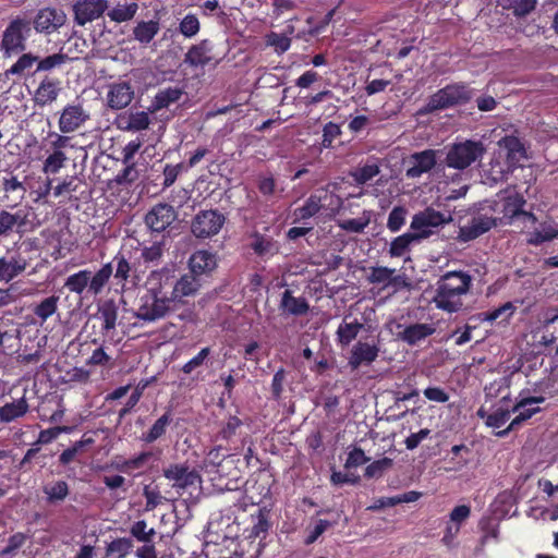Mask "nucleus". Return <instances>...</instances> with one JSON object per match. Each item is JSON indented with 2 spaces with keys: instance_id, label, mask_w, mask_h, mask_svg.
Returning <instances> with one entry per match:
<instances>
[{
  "instance_id": "nucleus-9",
  "label": "nucleus",
  "mask_w": 558,
  "mask_h": 558,
  "mask_svg": "<svg viewBox=\"0 0 558 558\" xmlns=\"http://www.w3.org/2000/svg\"><path fill=\"white\" fill-rule=\"evenodd\" d=\"M66 22V14L62 9L46 7L35 14L32 26L38 34L51 35L58 32Z\"/></svg>"
},
{
  "instance_id": "nucleus-37",
  "label": "nucleus",
  "mask_w": 558,
  "mask_h": 558,
  "mask_svg": "<svg viewBox=\"0 0 558 558\" xmlns=\"http://www.w3.org/2000/svg\"><path fill=\"white\" fill-rule=\"evenodd\" d=\"M526 204L524 196L519 192H513L502 199V214L504 217L513 220L515 217L523 213V207Z\"/></svg>"
},
{
  "instance_id": "nucleus-29",
  "label": "nucleus",
  "mask_w": 558,
  "mask_h": 558,
  "mask_svg": "<svg viewBox=\"0 0 558 558\" xmlns=\"http://www.w3.org/2000/svg\"><path fill=\"white\" fill-rule=\"evenodd\" d=\"M29 411L25 397L13 399L0 407V423L9 424L24 417Z\"/></svg>"
},
{
  "instance_id": "nucleus-42",
  "label": "nucleus",
  "mask_w": 558,
  "mask_h": 558,
  "mask_svg": "<svg viewBox=\"0 0 558 558\" xmlns=\"http://www.w3.org/2000/svg\"><path fill=\"white\" fill-rule=\"evenodd\" d=\"M160 25L158 21H141L133 28L134 38L143 45L149 44L158 34Z\"/></svg>"
},
{
  "instance_id": "nucleus-12",
  "label": "nucleus",
  "mask_w": 558,
  "mask_h": 558,
  "mask_svg": "<svg viewBox=\"0 0 558 558\" xmlns=\"http://www.w3.org/2000/svg\"><path fill=\"white\" fill-rule=\"evenodd\" d=\"M545 401V397L538 396V397H526L522 398L520 401L515 403V405L512 408L511 412L520 411L519 414L511 421V423L508 425L507 428L502 430H498L495 433V436L497 437H506L511 430L515 429L518 426H520L523 422L531 418L534 414L538 413L541 411V408H527L532 404L543 403Z\"/></svg>"
},
{
  "instance_id": "nucleus-36",
  "label": "nucleus",
  "mask_w": 558,
  "mask_h": 558,
  "mask_svg": "<svg viewBox=\"0 0 558 558\" xmlns=\"http://www.w3.org/2000/svg\"><path fill=\"white\" fill-rule=\"evenodd\" d=\"M27 263L22 257H12L10 260L0 257V281L9 282L26 269Z\"/></svg>"
},
{
  "instance_id": "nucleus-7",
  "label": "nucleus",
  "mask_w": 558,
  "mask_h": 558,
  "mask_svg": "<svg viewBox=\"0 0 558 558\" xmlns=\"http://www.w3.org/2000/svg\"><path fill=\"white\" fill-rule=\"evenodd\" d=\"M486 148L481 141L465 140L453 143L447 151L446 165L448 168L464 170L481 159Z\"/></svg>"
},
{
  "instance_id": "nucleus-40",
  "label": "nucleus",
  "mask_w": 558,
  "mask_h": 558,
  "mask_svg": "<svg viewBox=\"0 0 558 558\" xmlns=\"http://www.w3.org/2000/svg\"><path fill=\"white\" fill-rule=\"evenodd\" d=\"M499 146L506 149L507 160L514 165L525 156V149L521 141L513 135H507L499 141Z\"/></svg>"
},
{
  "instance_id": "nucleus-20",
  "label": "nucleus",
  "mask_w": 558,
  "mask_h": 558,
  "mask_svg": "<svg viewBox=\"0 0 558 558\" xmlns=\"http://www.w3.org/2000/svg\"><path fill=\"white\" fill-rule=\"evenodd\" d=\"M379 348L368 342H356L348 361V365L352 371L357 369L361 365H371L378 357Z\"/></svg>"
},
{
  "instance_id": "nucleus-32",
  "label": "nucleus",
  "mask_w": 558,
  "mask_h": 558,
  "mask_svg": "<svg viewBox=\"0 0 558 558\" xmlns=\"http://www.w3.org/2000/svg\"><path fill=\"white\" fill-rule=\"evenodd\" d=\"M173 421V415L171 410H167L156 422L151 425V427L142 434L141 439L146 444H153L162 436L166 435L168 427Z\"/></svg>"
},
{
  "instance_id": "nucleus-10",
  "label": "nucleus",
  "mask_w": 558,
  "mask_h": 558,
  "mask_svg": "<svg viewBox=\"0 0 558 558\" xmlns=\"http://www.w3.org/2000/svg\"><path fill=\"white\" fill-rule=\"evenodd\" d=\"M177 218L178 214L172 205L158 203L147 211L144 217V222L151 232L161 233L166 231Z\"/></svg>"
},
{
  "instance_id": "nucleus-38",
  "label": "nucleus",
  "mask_w": 558,
  "mask_h": 558,
  "mask_svg": "<svg viewBox=\"0 0 558 558\" xmlns=\"http://www.w3.org/2000/svg\"><path fill=\"white\" fill-rule=\"evenodd\" d=\"M182 95L183 92L179 87H167L159 90L151 101V111L168 108L171 104L179 101Z\"/></svg>"
},
{
  "instance_id": "nucleus-48",
  "label": "nucleus",
  "mask_w": 558,
  "mask_h": 558,
  "mask_svg": "<svg viewBox=\"0 0 558 558\" xmlns=\"http://www.w3.org/2000/svg\"><path fill=\"white\" fill-rule=\"evenodd\" d=\"M133 548L131 538H116L107 545L106 554L111 558H124Z\"/></svg>"
},
{
  "instance_id": "nucleus-27",
  "label": "nucleus",
  "mask_w": 558,
  "mask_h": 558,
  "mask_svg": "<svg viewBox=\"0 0 558 558\" xmlns=\"http://www.w3.org/2000/svg\"><path fill=\"white\" fill-rule=\"evenodd\" d=\"M116 124L121 131L141 132L149 128L150 118L145 111L123 113L117 118Z\"/></svg>"
},
{
  "instance_id": "nucleus-64",
  "label": "nucleus",
  "mask_w": 558,
  "mask_h": 558,
  "mask_svg": "<svg viewBox=\"0 0 558 558\" xmlns=\"http://www.w3.org/2000/svg\"><path fill=\"white\" fill-rule=\"evenodd\" d=\"M392 459L387 457L376 460L366 466L364 475L366 477L380 476L385 470L392 466Z\"/></svg>"
},
{
  "instance_id": "nucleus-5",
  "label": "nucleus",
  "mask_w": 558,
  "mask_h": 558,
  "mask_svg": "<svg viewBox=\"0 0 558 558\" xmlns=\"http://www.w3.org/2000/svg\"><path fill=\"white\" fill-rule=\"evenodd\" d=\"M472 98V90L464 83L448 84L429 96L427 104L417 114H429L439 110L463 105Z\"/></svg>"
},
{
  "instance_id": "nucleus-13",
  "label": "nucleus",
  "mask_w": 558,
  "mask_h": 558,
  "mask_svg": "<svg viewBox=\"0 0 558 558\" xmlns=\"http://www.w3.org/2000/svg\"><path fill=\"white\" fill-rule=\"evenodd\" d=\"M163 476L173 482L174 487L182 489L196 486L202 482L201 475L195 470H191L187 464H170L163 469Z\"/></svg>"
},
{
  "instance_id": "nucleus-4",
  "label": "nucleus",
  "mask_w": 558,
  "mask_h": 558,
  "mask_svg": "<svg viewBox=\"0 0 558 558\" xmlns=\"http://www.w3.org/2000/svg\"><path fill=\"white\" fill-rule=\"evenodd\" d=\"M341 206V199L328 189H319L311 194L304 204L293 211L294 222H305L317 214L333 217Z\"/></svg>"
},
{
  "instance_id": "nucleus-26",
  "label": "nucleus",
  "mask_w": 558,
  "mask_h": 558,
  "mask_svg": "<svg viewBox=\"0 0 558 558\" xmlns=\"http://www.w3.org/2000/svg\"><path fill=\"white\" fill-rule=\"evenodd\" d=\"M213 44L209 39H203L193 45L185 53L184 62L192 68H204L213 61Z\"/></svg>"
},
{
  "instance_id": "nucleus-35",
  "label": "nucleus",
  "mask_w": 558,
  "mask_h": 558,
  "mask_svg": "<svg viewBox=\"0 0 558 558\" xmlns=\"http://www.w3.org/2000/svg\"><path fill=\"white\" fill-rule=\"evenodd\" d=\"M280 308L288 314L301 316L308 312L310 305L305 298H295L290 290H286L282 293Z\"/></svg>"
},
{
  "instance_id": "nucleus-60",
  "label": "nucleus",
  "mask_w": 558,
  "mask_h": 558,
  "mask_svg": "<svg viewBox=\"0 0 558 558\" xmlns=\"http://www.w3.org/2000/svg\"><path fill=\"white\" fill-rule=\"evenodd\" d=\"M72 427L70 426H54L44 430H40L38 435V439L35 445L49 444L54 440L60 434H69L72 432Z\"/></svg>"
},
{
  "instance_id": "nucleus-62",
  "label": "nucleus",
  "mask_w": 558,
  "mask_h": 558,
  "mask_svg": "<svg viewBox=\"0 0 558 558\" xmlns=\"http://www.w3.org/2000/svg\"><path fill=\"white\" fill-rule=\"evenodd\" d=\"M210 352L211 350L209 347L203 348L194 357L189 360L181 367V371L186 375L192 374L193 371H195L197 367L202 366L205 363V361L210 355Z\"/></svg>"
},
{
  "instance_id": "nucleus-17",
  "label": "nucleus",
  "mask_w": 558,
  "mask_h": 558,
  "mask_svg": "<svg viewBox=\"0 0 558 558\" xmlns=\"http://www.w3.org/2000/svg\"><path fill=\"white\" fill-rule=\"evenodd\" d=\"M471 507L468 505H460L454 507L449 513V521L446 524L441 542L450 547L453 541L460 533L462 524L470 518Z\"/></svg>"
},
{
  "instance_id": "nucleus-28",
  "label": "nucleus",
  "mask_w": 558,
  "mask_h": 558,
  "mask_svg": "<svg viewBox=\"0 0 558 558\" xmlns=\"http://www.w3.org/2000/svg\"><path fill=\"white\" fill-rule=\"evenodd\" d=\"M251 239L250 247L260 258L268 259L280 251V245L274 238L262 234L258 231H254L251 234Z\"/></svg>"
},
{
  "instance_id": "nucleus-6",
  "label": "nucleus",
  "mask_w": 558,
  "mask_h": 558,
  "mask_svg": "<svg viewBox=\"0 0 558 558\" xmlns=\"http://www.w3.org/2000/svg\"><path fill=\"white\" fill-rule=\"evenodd\" d=\"M32 23L26 17L16 16L11 20L2 33L1 51L4 59L17 57L27 48Z\"/></svg>"
},
{
  "instance_id": "nucleus-8",
  "label": "nucleus",
  "mask_w": 558,
  "mask_h": 558,
  "mask_svg": "<svg viewBox=\"0 0 558 558\" xmlns=\"http://www.w3.org/2000/svg\"><path fill=\"white\" fill-rule=\"evenodd\" d=\"M226 219L218 209L201 210L192 219L191 232L197 239L213 238L220 232Z\"/></svg>"
},
{
  "instance_id": "nucleus-49",
  "label": "nucleus",
  "mask_w": 558,
  "mask_h": 558,
  "mask_svg": "<svg viewBox=\"0 0 558 558\" xmlns=\"http://www.w3.org/2000/svg\"><path fill=\"white\" fill-rule=\"evenodd\" d=\"M58 302H59V296H57V295L48 296L35 306L33 313L41 322H46L49 317H51L57 312Z\"/></svg>"
},
{
  "instance_id": "nucleus-16",
  "label": "nucleus",
  "mask_w": 558,
  "mask_h": 558,
  "mask_svg": "<svg viewBox=\"0 0 558 558\" xmlns=\"http://www.w3.org/2000/svg\"><path fill=\"white\" fill-rule=\"evenodd\" d=\"M168 283L171 286L167 287V290L169 291V289H171L170 296L175 304L177 302H181L185 296L195 295L201 288L198 276L191 270L189 274L182 275L175 282L168 277Z\"/></svg>"
},
{
  "instance_id": "nucleus-46",
  "label": "nucleus",
  "mask_w": 558,
  "mask_h": 558,
  "mask_svg": "<svg viewBox=\"0 0 558 558\" xmlns=\"http://www.w3.org/2000/svg\"><path fill=\"white\" fill-rule=\"evenodd\" d=\"M363 325L356 319L353 323L343 322L337 329L338 342L343 347L349 345L357 337Z\"/></svg>"
},
{
  "instance_id": "nucleus-39",
  "label": "nucleus",
  "mask_w": 558,
  "mask_h": 558,
  "mask_svg": "<svg viewBox=\"0 0 558 558\" xmlns=\"http://www.w3.org/2000/svg\"><path fill=\"white\" fill-rule=\"evenodd\" d=\"M541 228L542 230H534L527 234L526 243L529 245L538 246L558 238V228H555L553 223L543 221Z\"/></svg>"
},
{
  "instance_id": "nucleus-47",
  "label": "nucleus",
  "mask_w": 558,
  "mask_h": 558,
  "mask_svg": "<svg viewBox=\"0 0 558 558\" xmlns=\"http://www.w3.org/2000/svg\"><path fill=\"white\" fill-rule=\"evenodd\" d=\"M498 4L506 10H512L515 16H525L532 12L537 0H498Z\"/></svg>"
},
{
  "instance_id": "nucleus-55",
  "label": "nucleus",
  "mask_w": 558,
  "mask_h": 558,
  "mask_svg": "<svg viewBox=\"0 0 558 558\" xmlns=\"http://www.w3.org/2000/svg\"><path fill=\"white\" fill-rule=\"evenodd\" d=\"M163 256V243L155 242L142 248L141 257L146 264L157 265Z\"/></svg>"
},
{
  "instance_id": "nucleus-41",
  "label": "nucleus",
  "mask_w": 558,
  "mask_h": 558,
  "mask_svg": "<svg viewBox=\"0 0 558 558\" xmlns=\"http://www.w3.org/2000/svg\"><path fill=\"white\" fill-rule=\"evenodd\" d=\"M270 527L271 522L269 521V511L266 509H258L257 514H252V526L247 530V537H265Z\"/></svg>"
},
{
  "instance_id": "nucleus-3",
  "label": "nucleus",
  "mask_w": 558,
  "mask_h": 558,
  "mask_svg": "<svg viewBox=\"0 0 558 558\" xmlns=\"http://www.w3.org/2000/svg\"><path fill=\"white\" fill-rule=\"evenodd\" d=\"M112 276V264H104L94 275L88 269H82L70 275L64 287L72 293L82 295L87 289L92 295L100 294Z\"/></svg>"
},
{
  "instance_id": "nucleus-24",
  "label": "nucleus",
  "mask_w": 558,
  "mask_h": 558,
  "mask_svg": "<svg viewBox=\"0 0 558 558\" xmlns=\"http://www.w3.org/2000/svg\"><path fill=\"white\" fill-rule=\"evenodd\" d=\"M497 226V218L478 215L472 218L469 226L461 228L460 236L463 241H472L488 232Z\"/></svg>"
},
{
  "instance_id": "nucleus-61",
  "label": "nucleus",
  "mask_w": 558,
  "mask_h": 558,
  "mask_svg": "<svg viewBox=\"0 0 558 558\" xmlns=\"http://www.w3.org/2000/svg\"><path fill=\"white\" fill-rule=\"evenodd\" d=\"M286 378H287V372L282 367H280L274 374L271 385H270V390H271V398L276 401L280 400L282 397Z\"/></svg>"
},
{
  "instance_id": "nucleus-50",
  "label": "nucleus",
  "mask_w": 558,
  "mask_h": 558,
  "mask_svg": "<svg viewBox=\"0 0 558 558\" xmlns=\"http://www.w3.org/2000/svg\"><path fill=\"white\" fill-rule=\"evenodd\" d=\"M380 172L379 166L374 163H366L363 167H360L350 173L351 178L357 185L366 184L368 181L373 180Z\"/></svg>"
},
{
  "instance_id": "nucleus-63",
  "label": "nucleus",
  "mask_w": 558,
  "mask_h": 558,
  "mask_svg": "<svg viewBox=\"0 0 558 558\" xmlns=\"http://www.w3.org/2000/svg\"><path fill=\"white\" fill-rule=\"evenodd\" d=\"M395 274V269L377 266L371 268V274L368 276V281L371 283H387L390 282L392 276Z\"/></svg>"
},
{
  "instance_id": "nucleus-18",
  "label": "nucleus",
  "mask_w": 558,
  "mask_h": 558,
  "mask_svg": "<svg viewBox=\"0 0 558 558\" xmlns=\"http://www.w3.org/2000/svg\"><path fill=\"white\" fill-rule=\"evenodd\" d=\"M446 222L447 220L442 213L427 207L413 216L410 228L415 233L426 232L428 238L432 234L429 228H437Z\"/></svg>"
},
{
  "instance_id": "nucleus-45",
  "label": "nucleus",
  "mask_w": 558,
  "mask_h": 558,
  "mask_svg": "<svg viewBox=\"0 0 558 558\" xmlns=\"http://www.w3.org/2000/svg\"><path fill=\"white\" fill-rule=\"evenodd\" d=\"M70 60L69 56L63 52H57L44 58L38 56L37 66L34 73L51 72L54 69H59Z\"/></svg>"
},
{
  "instance_id": "nucleus-33",
  "label": "nucleus",
  "mask_w": 558,
  "mask_h": 558,
  "mask_svg": "<svg viewBox=\"0 0 558 558\" xmlns=\"http://www.w3.org/2000/svg\"><path fill=\"white\" fill-rule=\"evenodd\" d=\"M435 332V328L430 324H411L401 332V339L410 345H414L421 340L426 339Z\"/></svg>"
},
{
  "instance_id": "nucleus-19",
  "label": "nucleus",
  "mask_w": 558,
  "mask_h": 558,
  "mask_svg": "<svg viewBox=\"0 0 558 558\" xmlns=\"http://www.w3.org/2000/svg\"><path fill=\"white\" fill-rule=\"evenodd\" d=\"M134 98V89L129 82L113 83L109 86L107 105L110 109L126 108Z\"/></svg>"
},
{
  "instance_id": "nucleus-54",
  "label": "nucleus",
  "mask_w": 558,
  "mask_h": 558,
  "mask_svg": "<svg viewBox=\"0 0 558 558\" xmlns=\"http://www.w3.org/2000/svg\"><path fill=\"white\" fill-rule=\"evenodd\" d=\"M66 159V155L63 151H52L44 161L43 171L56 174L64 166Z\"/></svg>"
},
{
  "instance_id": "nucleus-1",
  "label": "nucleus",
  "mask_w": 558,
  "mask_h": 558,
  "mask_svg": "<svg viewBox=\"0 0 558 558\" xmlns=\"http://www.w3.org/2000/svg\"><path fill=\"white\" fill-rule=\"evenodd\" d=\"M170 286L168 276L163 271H151L147 278L145 292L140 296L134 316L145 323H155L166 318L177 307L167 290V287Z\"/></svg>"
},
{
  "instance_id": "nucleus-23",
  "label": "nucleus",
  "mask_w": 558,
  "mask_h": 558,
  "mask_svg": "<svg viewBox=\"0 0 558 558\" xmlns=\"http://www.w3.org/2000/svg\"><path fill=\"white\" fill-rule=\"evenodd\" d=\"M153 458L154 453L151 451H142L133 458L117 461L114 469L130 476H138L143 474Z\"/></svg>"
},
{
  "instance_id": "nucleus-30",
  "label": "nucleus",
  "mask_w": 558,
  "mask_h": 558,
  "mask_svg": "<svg viewBox=\"0 0 558 558\" xmlns=\"http://www.w3.org/2000/svg\"><path fill=\"white\" fill-rule=\"evenodd\" d=\"M426 238H427L426 232H422V233H415L414 231L405 232V233L395 238L391 241L390 247H389V255L391 257H401L409 251V247L413 242H418Z\"/></svg>"
},
{
  "instance_id": "nucleus-59",
  "label": "nucleus",
  "mask_w": 558,
  "mask_h": 558,
  "mask_svg": "<svg viewBox=\"0 0 558 558\" xmlns=\"http://www.w3.org/2000/svg\"><path fill=\"white\" fill-rule=\"evenodd\" d=\"M143 496L146 500L145 509L148 511L154 510L162 502V496L157 486L145 485L143 488Z\"/></svg>"
},
{
  "instance_id": "nucleus-44",
  "label": "nucleus",
  "mask_w": 558,
  "mask_h": 558,
  "mask_svg": "<svg viewBox=\"0 0 558 558\" xmlns=\"http://www.w3.org/2000/svg\"><path fill=\"white\" fill-rule=\"evenodd\" d=\"M138 10V4L132 2H118L109 12L108 16L116 23L128 22L132 20Z\"/></svg>"
},
{
  "instance_id": "nucleus-15",
  "label": "nucleus",
  "mask_w": 558,
  "mask_h": 558,
  "mask_svg": "<svg viewBox=\"0 0 558 558\" xmlns=\"http://www.w3.org/2000/svg\"><path fill=\"white\" fill-rule=\"evenodd\" d=\"M409 166L405 175L409 179L420 178L422 174L429 172L437 163V151L434 149H425L414 153L410 156Z\"/></svg>"
},
{
  "instance_id": "nucleus-11",
  "label": "nucleus",
  "mask_w": 558,
  "mask_h": 558,
  "mask_svg": "<svg viewBox=\"0 0 558 558\" xmlns=\"http://www.w3.org/2000/svg\"><path fill=\"white\" fill-rule=\"evenodd\" d=\"M90 118L89 112L82 104H68L61 111L58 126L61 133L75 132Z\"/></svg>"
},
{
  "instance_id": "nucleus-22",
  "label": "nucleus",
  "mask_w": 558,
  "mask_h": 558,
  "mask_svg": "<svg viewBox=\"0 0 558 558\" xmlns=\"http://www.w3.org/2000/svg\"><path fill=\"white\" fill-rule=\"evenodd\" d=\"M61 92V82L58 78L45 76L34 94V101L39 107H45L57 100Z\"/></svg>"
},
{
  "instance_id": "nucleus-52",
  "label": "nucleus",
  "mask_w": 558,
  "mask_h": 558,
  "mask_svg": "<svg viewBox=\"0 0 558 558\" xmlns=\"http://www.w3.org/2000/svg\"><path fill=\"white\" fill-rule=\"evenodd\" d=\"M130 533L137 541L144 543H151L154 536L156 535L155 529H147V523L145 520H138L134 522L130 529Z\"/></svg>"
},
{
  "instance_id": "nucleus-51",
  "label": "nucleus",
  "mask_w": 558,
  "mask_h": 558,
  "mask_svg": "<svg viewBox=\"0 0 558 558\" xmlns=\"http://www.w3.org/2000/svg\"><path fill=\"white\" fill-rule=\"evenodd\" d=\"M85 364L90 367L111 369L114 366V360L106 352L104 347H99L92 352Z\"/></svg>"
},
{
  "instance_id": "nucleus-43",
  "label": "nucleus",
  "mask_w": 558,
  "mask_h": 558,
  "mask_svg": "<svg viewBox=\"0 0 558 558\" xmlns=\"http://www.w3.org/2000/svg\"><path fill=\"white\" fill-rule=\"evenodd\" d=\"M112 275L118 282L125 283L131 277L132 266L124 253L118 252L112 260Z\"/></svg>"
},
{
  "instance_id": "nucleus-2",
  "label": "nucleus",
  "mask_w": 558,
  "mask_h": 558,
  "mask_svg": "<svg viewBox=\"0 0 558 558\" xmlns=\"http://www.w3.org/2000/svg\"><path fill=\"white\" fill-rule=\"evenodd\" d=\"M473 287V277L466 270H448L435 282L432 303L447 314L459 313L463 310V298Z\"/></svg>"
},
{
  "instance_id": "nucleus-57",
  "label": "nucleus",
  "mask_w": 558,
  "mask_h": 558,
  "mask_svg": "<svg viewBox=\"0 0 558 558\" xmlns=\"http://www.w3.org/2000/svg\"><path fill=\"white\" fill-rule=\"evenodd\" d=\"M22 218L19 214H11L8 210L0 211V236L8 235L13 231L16 225H22Z\"/></svg>"
},
{
  "instance_id": "nucleus-21",
  "label": "nucleus",
  "mask_w": 558,
  "mask_h": 558,
  "mask_svg": "<svg viewBox=\"0 0 558 558\" xmlns=\"http://www.w3.org/2000/svg\"><path fill=\"white\" fill-rule=\"evenodd\" d=\"M216 267V254L208 250H197L189 258L190 270L198 277L211 274Z\"/></svg>"
},
{
  "instance_id": "nucleus-25",
  "label": "nucleus",
  "mask_w": 558,
  "mask_h": 558,
  "mask_svg": "<svg viewBox=\"0 0 558 558\" xmlns=\"http://www.w3.org/2000/svg\"><path fill=\"white\" fill-rule=\"evenodd\" d=\"M119 307L114 300L109 299L100 303L95 315L101 323V335L108 336L117 327Z\"/></svg>"
},
{
  "instance_id": "nucleus-31",
  "label": "nucleus",
  "mask_w": 558,
  "mask_h": 558,
  "mask_svg": "<svg viewBox=\"0 0 558 558\" xmlns=\"http://www.w3.org/2000/svg\"><path fill=\"white\" fill-rule=\"evenodd\" d=\"M43 492L48 505L58 506L70 495V486L65 481L58 480L46 484L43 487Z\"/></svg>"
},
{
  "instance_id": "nucleus-14",
  "label": "nucleus",
  "mask_w": 558,
  "mask_h": 558,
  "mask_svg": "<svg viewBox=\"0 0 558 558\" xmlns=\"http://www.w3.org/2000/svg\"><path fill=\"white\" fill-rule=\"evenodd\" d=\"M107 8V0H76L73 4L74 21L83 26L100 17Z\"/></svg>"
},
{
  "instance_id": "nucleus-56",
  "label": "nucleus",
  "mask_w": 558,
  "mask_h": 558,
  "mask_svg": "<svg viewBox=\"0 0 558 558\" xmlns=\"http://www.w3.org/2000/svg\"><path fill=\"white\" fill-rule=\"evenodd\" d=\"M201 29V24L196 15L186 14L179 24V32L186 38H192Z\"/></svg>"
},
{
  "instance_id": "nucleus-58",
  "label": "nucleus",
  "mask_w": 558,
  "mask_h": 558,
  "mask_svg": "<svg viewBox=\"0 0 558 558\" xmlns=\"http://www.w3.org/2000/svg\"><path fill=\"white\" fill-rule=\"evenodd\" d=\"M407 209L403 206H396L389 213L387 228L391 232H398L405 222Z\"/></svg>"
},
{
  "instance_id": "nucleus-53",
  "label": "nucleus",
  "mask_w": 558,
  "mask_h": 558,
  "mask_svg": "<svg viewBox=\"0 0 558 558\" xmlns=\"http://www.w3.org/2000/svg\"><path fill=\"white\" fill-rule=\"evenodd\" d=\"M266 43L279 54L284 53L291 47V38L288 37L287 34H279L276 32H270L266 36Z\"/></svg>"
},
{
  "instance_id": "nucleus-34",
  "label": "nucleus",
  "mask_w": 558,
  "mask_h": 558,
  "mask_svg": "<svg viewBox=\"0 0 558 558\" xmlns=\"http://www.w3.org/2000/svg\"><path fill=\"white\" fill-rule=\"evenodd\" d=\"M17 60L5 71L7 76H24L32 72L34 65L37 66L38 56L33 52H22Z\"/></svg>"
}]
</instances>
